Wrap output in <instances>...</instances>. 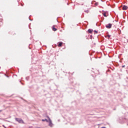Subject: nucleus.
<instances>
[{"label":"nucleus","instance_id":"obj_1","mask_svg":"<svg viewBox=\"0 0 128 128\" xmlns=\"http://www.w3.org/2000/svg\"><path fill=\"white\" fill-rule=\"evenodd\" d=\"M48 120V122H49V126L50 128H52V126H54V124H52V120H50V118L48 116H47Z\"/></svg>","mask_w":128,"mask_h":128},{"label":"nucleus","instance_id":"obj_2","mask_svg":"<svg viewBox=\"0 0 128 128\" xmlns=\"http://www.w3.org/2000/svg\"><path fill=\"white\" fill-rule=\"evenodd\" d=\"M15 120L16 122H19V124H24V120H22L21 118H16Z\"/></svg>","mask_w":128,"mask_h":128},{"label":"nucleus","instance_id":"obj_3","mask_svg":"<svg viewBox=\"0 0 128 128\" xmlns=\"http://www.w3.org/2000/svg\"><path fill=\"white\" fill-rule=\"evenodd\" d=\"M112 24H108L106 26V28H112Z\"/></svg>","mask_w":128,"mask_h":128},{"label":"nucleus","instance_id":"obj_4","mask_svg":"<svg viewBox=\"0 0 128 128\" xmlns=\"http://www.w3.org/2000/svg\"><path fill=\"white\" fill-rule=\"evenodd\" d=\"M128 9V6H124L122 7V10H126Z\"/></svg>","mask_w":128,"mask_h":128},{"label":"nucleus","instance_id":"obj_5","mask_svg":"<svg viewBox=\"0 0 128 128\" xmlns=\"http://www.w3.org/2000/svg\"><path fill=\"white\" fill-rule=\"evenodd\" d=\"M52 30H54V32H56V30H58V29H56V28H54V26H53Z\"/></svg>","mask_w":128,"mask_h":128},{"label":"nucleus","instance_id":"obj_6","mask_svg":"<svg viewBox=\"0 0 128 128\" xmlns=\"http://www.w3.org/2000/svg\"><path fill=\"white\" fill-rule=\"evenodd\" d=\"M62 46V42H60L58 44V46Z\"/></svg>","mask_w":128,"mask_h":128},{"label":"nucleus","instance_id":"obj_7","mask_svg":"<svg viewBox=\"0 0 128 128\" xmlns=\"http://www.w3.org/2000/svg\"><path fill=\"white\" fill-rule=\"evenodd\" d=\"M88 32H89V34H92V29H89L88 30Z\"/></svg>","mask_w":128,"mask_h":128},{"label":"nucleus","instance_id":"obj_8","mask_svg":"<svg viewBox=\"0 0 128 128\" xmlns=\"http://www.w3.org/2000/svg\"><path fill=\"white\" fill-rule=\"evenodd\" d=\"M42 122H48V120L47 119H42Z\"/></svg>","mask_w":128,"mask_h":128},{"label":"nucleus","instance_id":"obj_9","mask_svg":"<svg viewBox=\"0 0 128 128\" xmlns=\"http://www.w3.org/2000/svg\"><path fill=\"white\" fill-rule=\"evenodd\" d=\"M84 12H86V14H88V12H90V10H85Z\"/></svg>","mask_w":128,"mask_h":128},{"label":"nucleus","instance_id":"obj_10","mask_svg":"<svg viewBox=\"0 0 128 128\" xmlns=\"http://www.w3.org/2000/svg\"><path fill=\"white\" fill-rule=\"evenodd\" d=\"M103 16H104L106 17V12L103 13Z\"/></svg>","mask_w":128,"mask_h":128},{"label":"nucleus","instance_id":"obj_11","mask_svg":"<svg viewBox=\"0 0 128 128\" xmlns=\"http://www.w3.org/2000/svg\"><path fill=\"white\" fill-rule=\"evenodd\" d=\"M95 6H98V2H96L94 4Z\"/></svg>","mask_w":128,"mask_h":128},{"label":"nucleus","instance_id":"obj_12","mask_svg":"<svg viewBox=\"0 0 128 128\" xmlns=\"http://www.w3.org/2000/svg\"><path fill=\"white\" fill-rule=\"evenodd\" d=\"M94 2H96V1H92V4H94Z\"/></svg>","mask_w":128,"mask_h":128},{"label":"nucleus","instance_id":"obj_13","mask_svg":"<svg viewBox=\"0 0 128 128\" xmlns=\"http://www.w3.org/2000/svg\"><path fill=\"white\" fill-rule=\"evenodd\" d=\"M118 32L119 34H120V30H118Z\"/></svg>","mask_w":128,"mask_h":128},{"label":"nucleus","instance_id":"obj_14","mask_svg":"<svg viewBox=\"0 0 128 128\" xmlns=\"http://www.w3.org/2000/svg\"><path fill=\"white\" fill-rule=\"evenodd\" d=\"M106 36H108V38H110V35L108 34Z\"/></svg>","mask_w":128,"mask_h":128},{"label":"nucleus","instance_id":"obj_15","mask_svg":"<svg viewBox=\"0 0 128 128\" xmlns=\"http://www.w3.org/2000/svg\"><path fill=\"white\" fill-rule=\"evenodd\" d=\"M94 32H96V34H98V31L94 30Z\"/></svg>","mask_w":128,"mask_h":128},{"label":"nucleus","instance_id":"obj_16","mask_svg":"<svg viewBox=\"0 0 128 128\" xmlns=\"http://www.w3.org/2000/svg\"><path fill=\"white\" fill-rule=\"evenodd\" d=\"M0 120H4V119L0 118Z\"/></svg>","mask_w":128,"mask_h":128},{"label":"nucleus","instance_id":"obj_17","mask_svg":"<svg viewBox=\"0 0 128 128\" xmlns=\"http://www.w3.org/2000/svg\"><path fill=\"white\" fill-rule=\"evenodd\" d=\"M2 126H4V128H6V127L4 125H2Z\"/></svg>","mask_w":128,"mask_h":128},{"label":"nucleus","instance_id":"obj_18","mask_svg":"<svg viewBox=\"0 0 128 128\" xmlns=\"http://www.w3.org/2000/svg\"><path fill=\"white\" fill-rule=\"evenodd\" d=\"M2 112V110H0V112Z\"/></svg>","mask_w":128,"mask_h":128},{"label":"nucleus","instance_id":"obj_19","mask_svg":"<svg viewBox=\"0 0 128 128\" xmlns=\"http://www.w3.org/2000/svg\"><path fill=\"white\" fill-rule=\"evenodd\" d=\"M122 68H124V66H122Z\"/></svg>","mask_w":128,"mask_h":128}]
</instances>
